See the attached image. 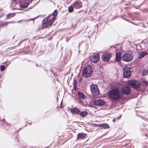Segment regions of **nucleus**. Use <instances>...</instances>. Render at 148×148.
<instances>
[{
	"label": "nucleus",
	"instance_id": "20",
	"mask_svg": "<svg viewBox=\"0 0 148 148\" xmlns=\"http://www.w3.org/2000/svg\"><path fill=\"white\" fill-rule=\"evenodd\" d=\"M101 127L103 128L104 129H106V128H109V125L107 124L106 123H104L103 124H101L100 125Z\"/></svg>",
	"mask_w": 148,
	"mask_h": 148
},
{
	"label": "nucleus",
	"instance_id": "3",
	"mask_svg": "<svg viewBox=\"0 0 148 148\" xmlns=\"http://www.w3.org/2000/svg\"><path fill=\"white\" fill-rule=\"evenodd\" d=\"M93 72L92 67L90 65L86 66L83 69L82 71L83 76L86 78L90 77Z\"/></svg>",
	"mask_w": 148,
	"mask_h": 148
},
{
	"label": "nucleus",
	"instance_id": "29",
	"mask_svg": "<svg viewBox=\"0 0 148 148\" xmlns=\"http://www.w3.org/2000/svg\"><path fill=\"white\" fill-rule=\"evenodd\" d=\"M8 23H9V22H5V24H3V25H7V24H8Z\"/></svg>",
	"mask_w": 148,
	"mask_h": 148
},
{
	"label": "nucleus",
	"instance_id": "6",
	"mask_svg": "<svg viewBox=\"0 0 148 148\" xmlns=\"http://www.w3.org/2000/svg\"><path fill=\"white\" fill-rule=\"evenodd\" d=\"M90 89L92 94L94 96H97L99 94V91L97 85L93 84L91 85Z\"/></svg>",
	"mask_w": 148,
	"mask_h": 148
},
{
	"label": "nucleus",
	"instance_id": "5",
	"mask_svg": "<svg viewBox=\"0 0 148 148\" xmlns=\"http://www.w3.org/2000/svg\"><path fill=\"white\" fill-rule=\"evenodd\" d=\"M133 58V55L132 53H124L122 57V60L127 62H129L132 60Z\"/></svg>",
	"mask_w": 148,
	"mask_h": 148
},
{
	"label": "nucleus",
	"instance_id": "31",
	"mask_svg": "<svg viewBox=\"0 0 148 148\" xmlns=\"http://www.w3.org/2000/svg\"><path fill=\"white\" fill-rule=\"evenodd\" d=\"M113 122H114L115 121V119H114L112 120Z\"/></svg>",
	"mask_w": 148,
	"mask_h": 148
},
{
	"label": "nucleus",
	"instance_id": "12",
	"mask_svg": "<svg viewBox=\"0 0 148 148\" xmlns=\"http://www.w3.org/2000/svg\"><path fill=\"white\" fill-rule=\"evenodd\" d=\"M99 55L98 54H94L91 57L90 60L94 63H96L99 60Z\"/></svg>",
	"mask_w": 148,
	"mask_h": 148
},
{
	"label": "nucleus",
	"instance_id": "23",
	"mask_svg": "<svg viewBox=\"0 0 148 148\" xmlns=\"http://www.w3.org/2000/svg\"><path fill=\"white\" fill-rule=\"evenodd\" d=\"M143 75H148V69L144 70L143 72Z\"/></svg>",
	"mask_w": 148,
	"mask_h": 148
},
{
	"label": "nucleus",
	"instance_id": "8",
	"mask_svg": "<svg viewBox=\"0 0 148 148\" xmlns=\"http://www.w3.org/2000/svg\"><path fill=\"white\" fill-rule=\"evenodd\" d=\"M111 57L112 54L107 52L104 53L101 56L103 60L106 62L109 61Z\"/></svg>",
	"mask_w": 148,
	"mask_h": 148
},
{
	"label": "nucleus",
	"instance_id": "21",
	"mask_svg": "<svg viewBox=\"0 0 148 148\" xmlns=\"http://www.w3.org/2000/svg\"><path fill=\"white\" fill-rule=\"evenodd\" d=\"M15 15V13H12L8 14L7 15V17L8 18H11L12 17L14 16Z\"/></svg>",
	"mask_w": 148,
	"mask_h": 148
},
{
	"label": "nucleus",
	"instance_id": "13",
	"mask_svg": "<svg viewBox=\"0 0 148 148\" xmlns=\"http://www.w3.org/2000/svg\"><path fill=\"white\" fill-rule=\"evenodd\" d=\"M71 110V112L72 114H75L77 116H79L80 110L78 108L75 107L69 109Z\"/></svg>",
	"mask_w": 148,
	"mask_h": 148
},
{
	"label": "nucleus",
	"instance_id": "19",
	"mask_svg": "<svg viewBox=\"0 0 148 148\" xmlns=\"http://www.w3.org/2000/svg\"><path fill=\"white\" fill-rule=\"evenodd\" d=\"M147 54L146 51H140L139 53L138 58H142Z\"/></svg>",
	"mask_w": 148,
	"mask_h": 148
},
{
	"label": "nucleus",
	"instance_id": "30",
	"mask_svg": "<svg viewBox=\"0 0 148 148\" xmlns=\"http://www.w3.org/2000/svg\"><path fill=\"white\" fill-rule=\"evenodd\" d=\"M14 22H13V21H12V22H9V23H14Z\"/></svg>",
	"mask_w": 148,
	"mask_h": 148
},
{
	"label": "nucleus",
	"instance_id": "28",
	"mask_svg": "<svg viewBox=\"0 0 148 148\" xmlns=\"http://www.w3.org/2000/svg\"><path fill=\"white\" fill-rule=\"evenodd\" d=\"M15 140H16V141H17V142H19V140H18V138L17 137V136H16V138H15Z\"/></svg>",
	"mask_w": 148,
	"mask_h": 148
},
{
	"label": "nucleus",
	"instance_id": "25",
	"mask_svg": "<svg viewBox=\"0 0 148 148\" xmlns=\"http://www.w3.org/2000/svg\"><path fill=\"white\" fill-rule=\"evenodd\" d=\"M142 82H143V84L145 85L146 86L148 85V83H147V82L145 81H144V80H143L142 81Z\"/></svg>",
	"mask_w": 148,
	"mask_h": 148
},
{
	"label": "nucleus",
	"instance_id": "10",
	"mask_svg": "<svg viewBox=\"0 0 148 148\" xmlns=\"http://www.w3.org/2000/svg\"><path fill=\"white\" fill-rule=\"evenodd\" d=\"M32 1V0H24L22 1L20 3V7L23 8H27Z\"/></svg>",
	"mask_w": 148,
	"mask_h": 148
},
{
	"label": "nucleus",
	"instance_id": "4",
	"mask_svg": "<svg viewBox=\"0 0 148 148\" xmlns=\"http://www.w3.org/2000/svg\"><path fill=\"white\" fill-rule=\"evenodd\" d=\"M77 95L79 99V103L82 104L83 106H86L87 103V102H86V99H87L86 96L80 92H78Z\"/></svg>",
	"mask_w": 148,
	"mask_h": 148
},
{
	"label": "nucleus",
	"instance_id": "11",
	"mask_svg": "<svg viewBox=\"0 0 148 148\" xmlns=\"http://www.w3.org/2000/svg\"><path fill=\"white\" fill-rule=\"evenodd\" d=\"M121 91L123 94H125L127 95L129 94L130 92L131 89L129 86H126L122 88L121 89Z\"/></svg>",
	"mask_w": 148,
	"mask_h": 148
},
{
	"label": "nucleus",
	"instance_id": "33",
	"mask_svg": "<svg viewBox=\"0 0 148 148\" xmlns=\"http://www.w3.org/2000/svg\"><path fill=\"white\" fill-rule=\"evenodd\" d=\"M69 40L68 39L66 41H68Z\"/></svg>",
	"mask_w": 148,
	"mask_h": 148
},
{
	"label": "nucleus",
	"instance_id": "24",
	"mask_svg": "<svg viewBox=\"0 0 148 148\" xmlns=\"http://www.w3.org/2000/svg\"><path fill=\"white\" fill-rule=\"evenodd\" d=\"M0 70L1 71H3L5 70V65H2L0 66Z\"/></svg>",
	"mask_w": 148,
	"mask_h": 148
},
{
	"label": "nucleus",
	"instance_id": "16",
	"mask_svg": "<svg viewBox=\"0 0 148 148\" xmlns=\"http://www.w3.org/2000/svg\"><path fill=\"white\" fill-rule=\"evenodd\" d=\"M87 136V134L83 133H79L77 135V139H83Z\"/></svg>",
	"mask_w": 148,
	"mask_h": 148
},
{
	"label": "nucleus",
	"instance_id": "35",
	"mask_svg": "<svg viewBox=\"0 0 148 148\" xmlns=\"http://www.w3.org/2000/svg\"><path fill=\"white\" fill-rule=\"evenodd\" d=\"M1 10L0 9V12L1 11Z\"/></svg>",
	"mask_w": 148,
	"mask_h": 148
},
{
	"label": "nucleus",
	"instance_id": "27",
	"mask_svg": "<svg viewBox=\"0 0 148 148\" xmlns=\"http://www.w3.org/2000/svg\"><path fill=\"white\" fill-rule=\"evenodd\" d=\"M25 40L24 39L23 40H21L19 44H18V45L20 46L21 44Z\"/></svg>",
	"mask_w": 148,
	"mask_h": 148
},
{
	"label": "nucleus",
	"instance_id": "15",
	"mask_svg": "<svg viewBox=\"0 0 148 148\" xmlns=\"http://www.w3.org/2000/svg\"><path fill=\"white\" fill-rule=\"evenodd\" d=\"M94 103L97 106H101L104 104L105 101L100 99L95 100L94 101Z\"/></svg>",
	"mask_w": 148,
	"mask_h": 148
},
{
	"label": "nucleus",
	"instance_id": "22",
	"mask_svg": "<svg viewBox=\"0 0 148 148\" xmlns=\"http://www.w3.org/2000/svg\"><path fill=\"white\" fill-rule=\"evenodd\" d=\"M73 6V5H72L69 7L68 10L69 12H72L73 11L74 8Z\"/></svg>",
	"mask_w": 148,
	"mask_h": 148
},
{
	"label": "nucleus",
	"instance_id": "1",
	"mask_svg": "<svg viewBox=\"0 0 148 148\" xmlns=\"http://www.w3.org/2000/svg\"><path fill=\"white\" fill-rule=\"evenodd\" d=\"M108 97L114 101H117L121 99L122 97L119 90L117 88H113L107 93Z\"/></svg>",
	"mask_w": 148,
	"mask_h": 148
},
{
	"label": "nucleus",
	"instance_id": "17",
	"mask_svg": "<svg viewBox=\"0 0 148 148\" xmlns=\"http://www.w3.org/2000/svg\"><path fill=\"white\" fill-rule=\"evenodd\" d=\"M88 114V112L86 111H80L79 116L82 118H84L86 117Z\"/></svg>",
	"mask_w": 148,
	"mask_h": 148
},
{
	"label": "nucleus",
	"instance_id": "7",
	"mask_svg": "<svg viewBox=\"0 0 148 148\" xmlns=\"http://www.w3.org/2000/svg\"><path fill=\"white\" fill-rule=\"evenodd\" d=\"M123 76L125 78H128L130 77L131 75V71L130 68L125 67L123 69Z\"/></svg>",
	"mask_w": 148,
	"mask_h": 148
},
{
	"label": "nucleus",
	"instance_id": "9",
	"mask_svg": "<svg viewBox=\"0 0 148 148\" xmlns=\"http://www.w3.org/2000/svg\"><path fill=\"white\" fill-rule=\"evenodd\" d=\"M128 84L130 86L135 89L139 88L140 86V82L136 80L130 82L128 83Z\"/></svg>",
	"mask_w": 148,
	"mask_h": 148
},
{
	"label": "nucleus",
	"instance_id": "32",
	"mask_svg": "<svg viewBox=\"0 0 148 148\" xmlns=\"http://www.w3.org/2000/svg\"><path fill=\"white\" fill-rule=\"evenodd\" d=\"M69 40L68 39L66 41H68Z\"/></svg>",
	"mask_w": 148,
	"mask_h": 148
},
{
	"label": "nucleus",
	"instance_id": "26",
	"mask_svg": "<svg viewBox=\"0 0 148 148\" xmlns=\"http://www.w3.org/2000/svg\"><path fill=\"white\" fill-rule=\"evenodd\" d=\"M73 86L75 87L77 85V84L76 82V80L75 79H74V82L73 83Z\"/></svg>",
	"mask_w": 148,
	"mask_h": 148
},
{
	"label": "nucleus",
	"instance_id": "2",
	"mask_svg": "<svg viewBox=\"0 0 148 148\" xmlns=\"http://www.w3.org/2000/svg\"><path fill=\"white\" fill-rule=\"evenodd\" d=\"M57 14V10H56L51 14L48 16L47 18H44L42 21V24H46V26L47 28L49 27L52 24L55 20V18L54 16H56Z\"/></svg>",
	"mask_w": 148,
	"mask_h": 148
},
{
	"label": "nucleus",
	"instance_id": "36",
	"mask_svg": "<svg viewBox=\"0 0 148 148\" xmlns=\"http://www.w3.org/2000/svg\"><path fill=\"white\" fill-rule=\"evenodd\" d=\"M147 91H148V89H147Z\"/></svg>",
	"mask_w": 148,
	"mask_h": 148
},
{
	"label": "nucleus",
	"instance_id": "18",
	"mask_svg": "<svg viewBox=\"0 0 148 148\" xmlns=\"http://www.w3.org/2000/svg\"><path fill=\"white\" fill-rule=\"evenodd\" d=\"M116 54L115 61L117 62L120 61L121 59V52H119L118 53H116Z\"/></svg>",
	"mask_w": 148,
	"mask_h": 148
},
{
	"label": "nucleus",
	"instance_id": "34",
	"mask_svg": "<svg viewBox=\"0 0 148 148\" xmlns=\"http://www.w3.org/2000/svg\"><path fill=\"white\" fill-rule=\"evenodd\" d=\"M36 65L37 66H38V65H37V64H36Z\"/></svg>",
	"mask_w": 148,
	"mask_h": 148
},
{
	"label": "nucleus",
	"instance_id": "14",
	"mask_svg": "<svg viewBox=\"0 0 148 148\" xmlns=\"http://www.w3.org/2000/svg\"><path fill=\"white\" fill-rule=\"evenodd\" d=\"M76 9H79L82 6V3L80 0L75 1L72 4Z\"/></svg>",
	"mask_w": 148,
	"mask_h": 148
}]
</instances>
